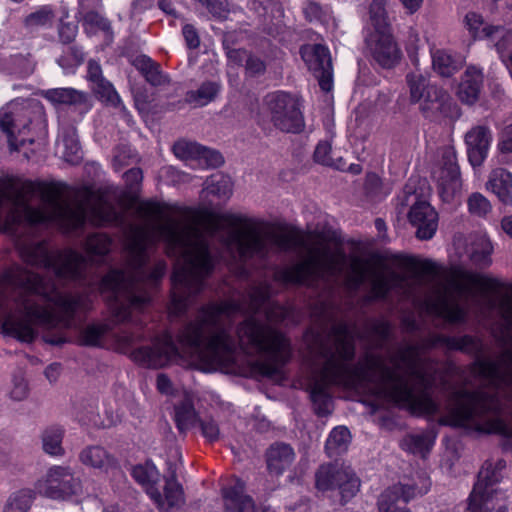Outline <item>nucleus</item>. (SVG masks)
Listing matches in <instances>:
<instances>
[{"instance_id":"f257e3e1","label":"nucleus","mask_w":512,"mask_h":512,"mask_svg":"<svg viewBox=\"0 0 512 512\" xmlns=\"http://www.w3.org/2000/svg\"><path fill=\"white\" fill-rule=\"evenodd\" d=\"M139 211L156 220L132 226L126 241L127 264L111 269L101 280L100 292L105 295L112 319L87 325L80 334L86 346L101 347L113 330L114 323L133 321L151 301V291L166 272V263L158 260L149 265L151 249L159 240L166 243L169 256L175 258L171 276L172 290L169 312L184 314L194 298L204 289L205 280L216 266L209 242L199 222L175 220L168 206L157 201L141 203Z\"/></svg>"},{"instance_id":"f03ea898","label":"nucleus","mask_w":512,"mask_h":512,"mask_svg":"<svg viewBox=\"0 0 512 512\" xmlns=\"http://www.w3.org/2000/svg\"><path fill=\"white\" fill-rule=\"evenodd\" d=\"M271 292L270 284L262 282L249 290L247 307L234 300L209 302L178 331L182 352L165 332L151 345L132 351L131 358L148 368L176 362L211 372L233 363L239 346L256 357L252 366L260 374L272 376L289 360L291 349L285 335L271 325L287 316L286 308L271 300Z\"/></svg>"},{"instance_id":"7ed1b4c3","label":"nucleus","mask_w":512,"mask_h":512,"mask_svg":"<svg viewBox=\"0 0 512 512\" xmlns=\"http://www.w3.org/2000/svg\"><path fill=\"white\" fill-rule=\"evenodd\" d=\"M354 337L353 327L344 322L335 324L326 337L313 330L304 336L312 362L308 390L318 416L332 412L331 386L365 390L376 400L393 403L409 412L434 409L425 394H415L409 383L397 374L404 367L423 382V376L415 366L413 349L408 348L395 357H389L388 362L380 355L366 353L353 364Z\"/></svg>"},{"instance_id":"20e7f679","label":"nucleus","mask_w":512,"mask_h":512,"mask_svg":"<svg viewBox=\"0 0 512 512\" xmlns=\"http://www.w3.org/2000/svg\"><path fill=\"white\" fill-rule=\"evenodd\" d=\"M203 221L210 236L221 231L224 224L233 228L220 235L218 240L231 261L239 266L240 275L248 274L245 265L253 259L262 261L274 250L289 252L299 248L306 250L307 258L292 266L277 268L274 272L276 282L311 286L317 280L337 277L342 272L344 254L340 259L332 255L321 240L310 243L298 233L275 232L267 223L241 214L208 212Z\"/></svg>"},{"instance_id":"39448f33","label":"nucleus","mask_w":512,"mask_h":512,"mask_svg":"<svg viewBox=\"0 0 512 512\" xmlns=\"http://www.w3.org/2000/svg\"><path fill=\"white\" fill-rule=\"evenodd\" d=\"M500 313L512 337V300L500 304ZM471 374L479 381L474 391L460 389L452 392L439 423L481 433L512 436V429L503 415L512 410V346L497 359H478Z\"/></svg>"},{"instance_id":"423d86ee","label":"nucleus","mask_w":512,"mask_h":512,"mask_svg":"<svg viewBox=\"0 0 512 512\" xmlns=\"http://www.w3.org/2000/svg\"><path fill=\"white\" fill-rule=\"evenodd\" d=\"M1 288L13 292V300L22 317L8 313L6 297L0 292V316L3 315V331L22 341L32 342L36 337L33 325L53 328L57 325L70 327L78 310L90 309V299L85 294L63 293L56 280L47 279L26 269L6 273Z\"/></svg>"},{"instance_id":"0eeeda50","label":"nucleus","mask_w":512,"mask_h":512,"mask_svg":"<svg viewBox=\"0 0 512 512\" xmlns=\"http://www.w3.org/2000/svg\"><path fill=\"white\" fill-rule=\"evenodd\" d=\"M111 239L102 233H94L85 241L87 257L72 249L50 252L46 243L31 244L22 249V257L32 266L52 271L57 281H84L93 257H103L111 249Z\"/></svg>"},{"instance_id":"6e6552de","label":"nucleus","mask_w":512,"mask_h":512,"mask_svg":"<svg viewBox=\"0 0 512 512\" xmlns=\"http://www.w3.org/2000/svg\"><path fill=\"white\" fill-rule=\"evenodd\" d=\"M436 346H443L448 350L461 351L471 355H478L482 350V345L479 340L470 335L450 337L434 334L424 339L421 343L407 344L403 347H400L395 353L391 354L389 357H395L408 348L413 349L415 352V366L419 370L420 376H423V382L418 381V379H416V375L406 371L404 367H401L397 371V374L399 377L404 378L409 383V386L413 389L415 394H425L426 398H428L434 406L432 411L411 412L415 415L432 416L439 412V405L433 400L430 394V389L435 381L437 364L433 360L423 356L424 351Z\"/></svg>"},{"instance_id":"1a4fd4ad","label":"nucleus","mask_w":512,"mask_h":512,"mask_svg":"<svg viewBox=\"0 0 512 512\" xmlns=\"http://www.w3.org/2000/svg\"><path fill=\"white\" fill-rule=\"evenodd\" d=\"M458 280H454L449 286H438L435 295L429 297L426 302L428 313L443 318L450 323L463 322L466 311L458 302V296L473 295V287L482 290H492L495 281L480 273L461 271Z\"/></svg>"},{"instance_id":"9d476101","label":"nucleus","mask_w":512,"mask_h":512,"mask_svg":"<svg viewBox=\"0 0 512 512\" xmlns=\"http://www.w3.org/2000/svg\"><path fill=\"white\" fill-rule=\"evenodd\" d=\"M169 476L164 486V495L154 486L159 478V472L152 462L136 465L132 468L133 478L146 487V492L161 511L179 507L184 503V493L176 479V466L168 464Z\"/></svg>"},{"instance_id":"9b49d317","label":"nucleus","mask_w":512,"mask_h":512,"mask_svg":"<svg viewBox=\"0 0 512 512\" xmlns=\"http://www.w3.org/2000/svg\"><path fill=\"white\" fill-rule=\"evenodd\" d=\"M264 109L272 125L281 132L300 133L305 127L301 102L291 93L278 90L267 94Z\"/></svg>"},{"instance_id":"f8f14e48","label":"nucleus","mask_w":512,"mask_h":512,"mask_svg":"<svg viewBox=\"0 0 512 512\" xmlns=\"http://www.w3.org/2000/svg\"><path fill=\"white\" fill-rule=\"evenodd\" d=\"M34 488L40 496L54 501H71L82 492L81 481L68 466L53 465L37 479Z\"/></svg>"},{"instance_id":"ddd939ff","label":"nucleus","mask_w":512,"mask_h":512,"mask_svg":"<svg viewBox=\"0 0 512 512\" xmlns=\"http://www.w3.org/2000/svg\"><path fill=\"white\" fill-rule=\"evenodd\" d=\"M315 478L317 489H338L344 502L349 501L360 490V479L350 466L322 465L317 470Z\"/></svg>"},{"instance_id":"4468645a","label":"nucleus","mask_w":512,"mask_h":512,"mask_svg":"<svg viewBox=\"0 0 512 512\" xmlns=\"http://www.w3.org/2000/svg\"><path fill=\"white\" fill-rule=\"evenodd\" d=\"M490 474L489 469L479 472L478 481L468 499L467 512H507L506 496L494 488Z\"/></svg>"},{"instance_id":"2eb2a0df","label":"nucleus","mask_w":512,"mask_h":512,"mask_svg":"<svg viewBox=\"0 0 512 512\" xmlns=\"http://www.w3.org/2000/svg\"><path fill=\"white\" fill-rule=\"evenodd\" d=\"M433 177L437 182L438 193L443 202L450 203L461 189L460 170L456 152L452 147L440 150V160L433 169Z\"/></svg>"},{"instance_id":"dca6fc26","label":"nucleus","mask_w":512,"mask_h":512,"mask_svg":"<svg viewBox=\"0 0 512 512\" xmlns=\"http://www.w3.org/2000/svg\"><path fill=\"white\" fill-rule=\"evenodd\" d=\"M300 54L308 69L318 79L325 92L333 87V67L329 49L322 44H308L300 49Z\"/></svg>"},{"instance_id":"f3484780","label":"nucleus","mask_w":512,"mask_h":512,"mask_svg":"<svg viewBox=\"0 0 512 512\" xmlns=\"http://www.w3.org/2000/svg\"><path fill=\"white\" fill-rule=\"evenodd\" d=\"M464 22L473 39L489 40L499 53L506 51L512 43V31L503 26L485 24L482 16L475 12L467 13Z\"/></svg>"},{"instance_id":"a211bd4d","label":"nucleus","mask_w":512,"mask_h":512,"mask_svg":"<svg viewBox=\"0 0 512 512\" xmlns=\"http://www.w3.org/2000/svg\"><path fill=\"white\" fill-rule=\"evenodd\" d=\"M28 114L27 109L15 103H9L0 109V129L6 135L11 150L18 149L17 137L29 127Z\"/></svg>"},{"instance_id":"6ab92c4d","label":"nucleus","mask_w":512,"mask_h":512,"mask_svg":"<svg viewBox=\"0 0 512 512\" xmlns=\"http://www.w3.org/2000/svg\"><path fill=\"white\" fill-rule=\"evenodd\" d=\"M429 482L424 480L421 487L399 483L392 487L387 488L378 498L377 505L379 512H411L409 510H402L398 507L397 502L402 499L404 502H409L417 496L426 494L429 490Z\"/></svg>"},{"instance_id":"aec40b11","label":"nucleus","mask_w":512,"mask_h":512,"mask_svg":"<svg viewBox=\"0 0 512 512\" xmlns=\"http://www.w3.org/2000/svg\"><path fill=\"white\" fill-rule=\"evenodd\" d=\"M373 59L384 68H392L400 59V50L390 30L373 32L368 39Z\"/></svg>"},{"instance_id":"412c9836","label":"nucleus","mask_w":512,"mask_h":512,"mask_svg":"<svg viewBox=\"0 0 512 512\" xmlns=\"http://www.w3.org/2000/svg\"><path fill=\"white\" fill-rule=\"evenodd\" d=\"M409 221L417 229L416 236L421 240H429L436 233L438 215L435 209L426 201H418L412 205Z\"/></svg>"},{"instance_id":"4be33fe9","label":"nucleus","mask_w":512,"mask_h":512,"mask_svg":"<svg viewBox=\"0 0 512 512\" xmlns=\"http://www.w3.org/2000/svg\"><path fill=\"white\" fill-rule=\"evenodd\" d=\"M492 142L491 130L486 126H475L465 135L467 154L472 166H480L488 156Z\"/></svg>"},{"instance_id":"5701e85b","label":"nucleus","mask_w":512,"mask_h":512,"mask_svg":"<svg viewBox=\"0 0 512 512\" xmlns=\"http://www.w3.org/2000/svg\"><path fill=\"white\" fill-rule=\"evenodd\" d=\"M423 97L419 100H411V103L419 104V109L425 117H434L437 114L447 115L451 106V99L449 94L439 87L429 88L424 93Z\"/></svg>"},{"instance_id":"b1692460","label":"nucleus","mask_w":512,"mask_h":512,"mask_svg":"<svg viewBox=\"0 0 512 512\" xmlns=\"http://www.w3.org/2000/svg\"><path fill=\"white\" fill-rule=\"evenodd\" d=\"M226 512H256L253 499L245 493V484L236 479L234 484L222 489Z\"/></svg>"},{"instance_id":"393cba45","label":"nucleus","mask_w":512,"mask_h":512,"mask_svg":"<svg viewBox=\"0 0 512 512\" xmlns=\"http://www.w3.org/2000/svg\"><path fill=\"white\" fill-rule=\"evenodd\" d=\"M483 83V74L475 67H470L464 73L459 84L457 95L461 102L472 105L478 99Z\"/></svg>"},{"instance_id":"a878e982","label":"nucleus","mask_w":512,"mask_h":512,"mask_svg":"<svg viewBox=\"0 0 512 512\" xmlns=\"http://www.w3.org/2000/svg\"><path fill=\"white\" fill-rule=\"evenodd\" d=\"M486 187L505 206L512 205V174L509 171L503 168L494 169L489 175Z\"/></svg>"},{"instance_id":"bb28decb","label":"nucleus","mask_w":512,"mask_h":512,"mask_svg":"<svg viewBox=\"0 0 512 512\" xmlns=\"http://www.w3.org/2000/svg\"><path fill=\"white\" fill-rule=\"evenodd\" d=\"M58 146L62 147V157L66 162L77 164L81 161L82 151L74 126H61L58 134Z\"/></svg>"},{"instance_id":"cd10ccee","label":"nucleus","mask_w":512,"mask_h":512,"mask_svg":"<svg viewBox=\"0 0 512 512\" xmlns=\"http://www.w3.org/2000/svg\"><path fill=\"white\" fill-rule=\"evenodd\" d=\"M295 459L293 448L285 443H276L267 451V466L270 472L282 474Z\"/></svg>"},{"instance_id":"c85d7f7f","label":"nucleus","mask_w":512,"mask_h":512,"mask_svg":"<svg viewBox=\"0 0 512 512\" xmlns=\"http://www.w3.org/2000/svg\"><path fill=\"white\" fill-rule=\"evenodd\" d=\"M403 280V277L395 272H392L389 275L374 272L367 300L375 301L385 299L394 287L402 284Z\"/></svg>"},{"instance_id":"c756f323","label":"nucleus","mask_w":512,"mask_h":512,"mask_svg":"<svg viewBox=\"0 0 512 512\" xmlns=\"http://www.w3.org/2000/svg\"><path fill=\"white\" fill-rule=\"evenodd\" d=\"M133 65L152 86H163L170 82L168 75L161 70L160 65L146 55L135 57Z\"/></svg>"},{"instance_id":"7c9ffc66","label":"nucleus","mask_w":512,"mask_h":512,"mask_svg":"<svg viewBox=\"0 0 512 512\" xmlns=\"http://www.w3.org/2000/svg\"><path fill=\"white\" fill-rule=\"evenodd\" d=\"M174 420L180 432L185 433L196 426L199 421L194 409L193 397L185 393L183 399L175 405Z\"/></svg>"},{"instance_id":"2f4dec72","label":"nucleus","mask_w":512,"mask_h":512,"mask_svg":"<svg viewBox=\"0 0 512 512\" xmlns=\"http://www.w3.org/2000/svg\"><path fill=\"white\" fill-rule=\"evenodd\" d=\"M83 465L101 471H107L115 464L114 458L101 446H89L79 455Z\"/></svg>"},{"instance_id":"473e14b6","label":"nucleus","mask_w":512,"mask_h":512,"mask_svg":"<svg viewBox=\"0 0 512 512\" xmlns=\"http://www.w3.org/2000/svg\"><path fill=\"white\" fill-rule=\"evenodd\" d=\"M42 95L52 104L64 105H85L87 106V95L74 88H52L42 92Z\"/></svg>"},{"instance_id":"72a5a7b5","label":"nucleus","mask_w":512,"mask_h":512,"mask_svg":"<svg viewBox=\"0 0 512 512\" xmlns=\"http://www.w3.org/2000/svg\"><path fill=\"white\" fill-rule=\"evenodd\" d=\"M436 436L430 431L406 435L401 440V448L412 454H420L422 457L431 450Z\"/></svg>"},{"instance_id":"f704fd0d","label":"nucleus","mask_w":512,"mask_h":512,"mask_svg":"<svg viewBox=\"0 0 512 512\" xmlns=\"http://www.w3.org/2000/svg\"><path fill=\"white\" fill-rule=\"evenodd\" d=\"M221 86L214 81L203 82L198 89L186 93L185 101L194 107H203L214 101Z\"/></svg>"},{"instance_id":"c9c22d12","label":"nucleus","mask_w":512,"mask_h":512,"mask_svg":"<svg viewBox=\"0 0 512 512\" xmlns=\"http://www.w3.org/2000/svg\"><path fill=\"white\" fill-rule=\"evenodd\" d=\"M493 246L485 236H479L471 243L469 258L473 265L479 268H486L491 265V254Z\"/></svg>"},{"instance_id":"e433bc0d","label":"nucleus","mask_w":512,"mask_h":512,"mask_svg":"<svg viewBox=\"0 0 512 512\" xmlns=\"http://www.w3.org/2000/svg\"><path fill=\"white\" fill-rule=\"evenodd\" d=\"M64 430L59 426H50L43 430L41 434L42 448L45 453L51 456H61L64 454L62 439Z\"/></svg>"},{"instance_id":"4c0bfd02","label":"nucleus","mask_w":512,"mask_h":512,"mask_svg":"<svg viewBox=\"0 0 512 512\" xmlns=\"http://www.w3.org/2000/svg\"><path fill=\"white\" fill-rule=\"evenodd\" d=\"M351 440L350 431L343 426L334 428L326 440L325 449L330 457L339 455L348 449Z\"/></svg>"},{"instance_id":"58836bf2","label":"nucleus","mask_w":512,"mask_h":512,"mask_svg":"<svg viewBox=\"0 0 512 512\" xmlns=\"http://www.w3.org/2000/svg\"><path fill=\"white\" fill-rule=\"evenodd\" d=\"M36 490L21 489L10 495L3 512H27L35 500Z\"/></svg>"},{"instance_id":"ea45409f","label":"nucleus","mask_w":512,"mask_h":512,"mask_svg":"<svg viewBox=\"0 0 512 512\" xmlns=\"http://www.w3.org/2000/svg\"><path fill=\"white\" fill-rule=\"evenodd\" d=\"M461 63L444 50H436L432 53V66L436 73L442 77L452 76Z\"/></svg>"},{"instance_id":"a19ab883","label":"nucleus","mask_w":512,"mask_h":512,"mask_svg":"<svg viewBox=\"0 0 512 512\" xmlns=\"http://www.w3.org/2000/svg\"><path fill=\"white\" fill-rule=\"evenodd\" d=\"M55 19V10L51 5L39 6L24 19L26 28L34 30L51 26Z\"/></svg>"},{"instance_id":"79ce46f5","label":"nucleus","mask_w":512,"mask_h":512,"mask_svg":"<svg viewBox=\"0 0 512 512\" xmlns=\"http://www.w3.org/2000/svg\"><path fill=\"white\" fill-rule=\"evenodd\" d=\"M406 82L409 88L410 101L419 100L423 97L424 93L429 88L436 87L432 85L429 79L419 71H413L407 74Z\"/></svg>"},{"instance_id":"37998d69","label":"nucleus","mask_w":512,"mask_h":512,"mask_svg":"<svg viewBox=\"0 0 512 512\" xmlns=\"http://www.w3.org/2000/svg\"><path fill=\"white\" fill-rule=\"evenodd\" d=\"M206 190L208 193L227 199L232 194V184L229 177L221 174L212 175L206 181Z\"/></svg>"},{"instance_id":"c03bdc74","label":"nucleus","mask_w":512,"mask_h":512,"mask_svg":"<svg viewBox=\"0 0 512 512\" xmlns=\"http://www.w3.org/2000/svg\"><path fill=\"white\" fill-rule=\"evenodd\" d=\"M92 88L95 94L107 104H110L114 107L122 106L120 96L114 89L113 85L105 78H102L99 81L93 83Z\"/></svg>"},{"instance_id":"a18cd8bd","label":"nucleus","mask_w":512,"mask_h":512,"mask_svg":"<svg viewBox=\"0 0 512 512\" xmlns=\"http://www.w3.org/2000/svg\"><path fill=\"white\" fill-rule=\"evenodd\" d=\"M350 268L351 273L347 276L346 285L349 290L357 291L367 278V267L360 258L355 257Z\"/></svg>"},{"instance_id":"49530a36","label":"nucleus","mask_w":512,"mask_h":512,"mask_svg":"<svg viewBox=\"0 0 512 512\" xmlns=\"http://www.w3.org/2000/svg\"><path fill=\"white\" fill-rule=\"evenodd\" d=\"M83 24L90 31H103L107 35H112L111 23L100 13L90 10L83 15Z\"/></svg>"},{"instance_id":"de8ad7c7","label":"nucleus","mask_w":512,"mask_h":512,"mask_svg":"<svg viewBox=\"0 0 512 512\" xmlns=\"http://www.w3.org/2000/svg\"><path fill=\"white\" fill-rule=\"evenodd\" d=\"M370 18L374 27V32L379 30H390L387 21L384 0H373L370 4Z\"/></svg>"},{"instance_id":"09e8293b","label":"nucleus","mask_w":512,"mask_h":512,"mask_svg":"<svg viewBox=\"0 0 512 512\" xmlns=\"http://www.w3.org/2000/svg\"><path fill=\"white\" fill-rule=\"evenodd\" d=\"M202 146L185 140L176 142L173 146L174 154L177 158L182 160L198 159L201 155Z\"/></svg>"},{"instance_id":"8fccbe9b","label":"nucleus","mask_w":512,"mask_h":512,"mask_svg":"<svg viewBox=\"0 0 512 512\" xmlns=\"http://www.w3.org/2000/svg\"><path fill=\"white\" fill-rule=\"evenodd\" d=\"M467 204L469 212L479 217L485 216L491 210L489 200L478 192L469 196Z\"/></svg>"},{"instance_id":"3c124183","label":"nucleus","mask_w":512,"mask_h":512,"mask_svg":"<svg viewBox=\"0 0 512 512\" xmlns=\"http://www.w3.org/2000/svg\"><path fill=\"white\" fill-rule=\"evenodd\" d=\"M202 436L207 442L213 443L218 441L220 438V429L217 422L210 417L199 419L197 424Z\"/></svg>"},{"instance_id":"603ef678","label":"nucleus","mask_w":512,"mask_h":512,"mask_svg":"<svg viewBox=\"0 0 512 512\" xmlns=\"http://www.w3.org/2000/svg\"><path fill=\"white\" fill-rule=\"evenodd\" d=\"M29 388L27 381L22 376H15L12 380V387L9 396L14 401H23L28 397Z\"/></svg>"},{"instance_id":"864d4df0","label":"nucleus","mask_w":512,"mask_h":512,"mask_svg":"<svg viewBox=\"0 0 512 512\" xmlns=\"http://www.w3.org/2000/svg\"><path fill=\"white\" fill-rule=\"evenodd\" d=\"M331 144L327 141H321L316 146L314 152V159L316 162L326 165L334 166L333 159L331 157Z\"/></svg>"},{"instance_id":"5fc2aeb1","label":"nucleus","mask_w":512,"mask_h":512,"mask_svg":"<svg viewBox=\"0 0 512 512\" xmlns=\"http://www.w3.org/2000/svg\"><path fill=\"white\" fill-rule=\"evenodd\" d=\"M245 71L251 77L259 76L266 71V64L260 57L248 55L245 61Z\"/></svg>"},{"instance_id":"6e6d98bb","label":"nucleus","mask_w":512,"mask_h":512,"mask_svg":"<svg viewBox=\"0 0 512 512\" xmlns=\"http://www.w3.org/2000/svg\"><path fill=\"white\" fill-rule=\"evenodd\" d=\"M117 347L121 352H127L131 346L137 342L142 340L143 336L138 335L132 332L123 331L118 335H114Z\"/></svg>"},{"instance_id":"4d7b16f0","label":"nucleus","mask_w":512,"mask_h":512,"mask_svg":"<svg viewBox=\"0 0 512 512\" xmlns=\"http://www.w3.org/2000/svg\"><path fill=\"white\" fill-rule=\"evenodd\" d=\"M198 159L203 160L209 167H219L224 163L223 156L220 152L204 146L201 148V155H199Z\"/></svg>"},{"instance_id":"13d9d810","label":"nucleus","mask_w":512,"mask_h":512,"mask_svg":"<svg viewBox=\"0 0 512 512\" xmlns=\"http://www.w3.org/2000/svg\"><path fill=\"white\" fill-rule=\"evenodd\" d=\"M497 149L501 154H512V122L501 132Z\"/></svg>"},{"instance_id":"bf43d9fd","label":"nucleus","mask_w":512,"mask_h":512,"mask_svg":"<svg viewBox=\"0 0 512 512\" xmlns=\"http://www.w3.org/2000/svg\"><path fill=\"white\" fill-rule=\"evenodd\" d=\"M303 12L309 21L320 20L324 15L323 8L315 1H307L304 4Z\"/></svg>"},{"instance_id":"052dcab7","label":"nucleus","mask_w":512,"mask_h":512,"mask_svg":"<svg viewBox=\"0 0 512 512\" xmlns=\"http://www.w3.org/2000/svg\"><path fill=\"white\" fill-rule=\"evenodd\" d=\"M130 157V149L126 146L117 147L114 151L112 164L116 171L127 165L126 159Z\"/></svg>"},{"instance_id":"680f3d73","label":"nucleus","mask_w":512,"mask_h":512,"mask_svg":"<svg viewBox=\"0 0 512 512\" xmlns=\"http://www.w3.org/2000/svg\"><path fill=\"white\" fill-rule=\"evenodd\" d=\"M77 26L73 23H62L59 27V38L65 43H71L77 35Z\"/></svg>"},{"instance_id":"e2e57ef3","label":"nucleus","mask_w":512,"mask_h":512,"mask_svg":"<svg viewBox=\"0 0 512 512\" xmlns=\"http://www.w3.org/2000/svg\"><path fill=\"white\" fill-rule=\"evenodd\" d=\"M124 179L128 188L134 190L142 182V170L140 168H132L124 173Z\"/></svg>"},{"instance_id":"0e129e2a","label":"nucleus","mask_w":512,"mask_h":512,"mask_svg":"<svg viewBox=\"0 0 512 512\" xmlns=\"http://www.w3.org/2000/svg\"><path fill=\"white\" fill-rule=\"evenodd\" d=\"M183 36L190 48H197L200 44V40L195 28L192 25L186 24L183 27Z\"/></svg>"},{"instance_id":"69168bd1","label":"nucleus","mask_w":512,"mask_h":512,"mask_svg":"<svg viewBox=\"0 0 512 512\" xmlns=\"http://www.w3.org/2000/svg\"><path fill=\"white\" fill-rule=\"evenodd\" d=\"M156 387L157 390L162 394L170 395L173 393V384L169 377L163 373L157 375Z\"/></svg>"},{"instance_id":"338daca9","label":"nucleus","mask_w":512,"mask_h":512,"mask_svg":"<svg viewBox=\"0 0 512 512\" xmlns=\"http://www.w3.org/2000/svg\"><path fill=\"white\" fill-rule=\"evenodd\" d=\"M104 78L102 76V69L98 62L94 60H90L88 62V79L93 84L100 79Z\"/></svg>"},{"instance_id":"774afa93","label":"nucleus","mask_w":512,"mask_h":512,"mask_svg":"<svg viewBox=\"0 0 512 512\" xmlns=\"http://www.w3.org/2000/svg\"><path fill=\"white\" fill-rule=\"evenodd\" d=\"M415 269L422 275H430L436 272V265L430 260H423L415 264Z\"/></svg>"}]
</instances>
